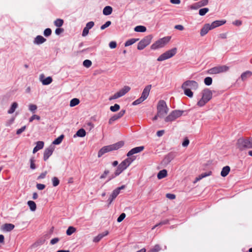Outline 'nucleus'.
<instances>
[{
    "label": "nucleus",
    "mask_w": 252,
    "mask_h": 252,
    "mask_svg": "<svg viewBox=\"0 0 252 252\" xmlns=\"http://www.w3.org/2000/svg\"><path fill=\"white\" fill-rule=\"evenodd\" d=\"M27 204L29 206L31 211L34 212L36 210V205L34 201L31 200L28 201L27 202Z\"/></svg>",
    "instance_id": "4c0bfd02"
},
{
    "label": "nucleus",
    "mask_w": 252,
    "mask_h": 252,
    "mask_svg": "<svg viewBox=\"0 0 252 252\" xmlns=\"http://www.w3.org/2000/svg\"><path fill=\"white\" fill-rule=\"evenodd\" d=\"M226 23V20L225 19L217 20L213 21L211 24H210V26L212 30H213L217 27L223 25Z\"/></svg>",
    "instance_id": "412c9836"
},
{
    "label": "nucleus",
    "mask_w": 252,
    "mask_h": 252,
    "mask_svg": "<svg viewBox=\"0 0 252 252\" xmlns=\"http://www.w3.org/2000/svg\"><path fill=\"white\" fill-rule=\"evenodd\" d=\"M87 132L85 129L82 127L79 128L76 133L73 135V138L84 137L86 135Z\"/></svg>",
    "instance_id": "393cba45"
},
{
    "label": "nucleus",
    "mask_w": 252,
    "mask_h": 252,
    "mask_svg": "<svg viewBox=\"0 0 252 252\" xmlns=\"http://www.w3.org/2000/svg\"><path fill=\"white\" fill-rule=\"evenodd\" d=\"M64 138V135L63 134H61L57 138H56L53 142L51 143V145L52 146L59 145L61 144L63 138Z\"/></svg>",
    "instance_id": "c85d7f7f"
},
{
    "label": "nucleus",
    "mask_w": 252,
    "mask_h": 252,
    "mask_svg": "<svg viewBox=\"0 0 252 252\" xmlns=\"http://www.w3.org/2000/svg\"><path fill=\"white\" fill-rule=\"evenodd\" d=\"M209 174H204V175H200L197 177H196L195 180L193 182L194 184L196 183L197 182L199 181L202 178L207 176Z\"/></svg>",
    "instance_id": "e2e57ef3"
},
{
    "label": "nucleus",
    "mask_w": 252,
    "mask_h": 252,
    "mask_svg": "<svg viewBox=\"0 0 252 252\" xmlns=\"http://www.w3.org/2000/svg\"><path fill=\"white\" fill-rule=\"evenodd\" d=\"M134 31L137 32H145L147 31V28L143 25H137L134 28Z\"/></svg>",
    "instance_id": "72a5a7b5"
},
{
    "label": "nucleus",
    "mask_w": 252,
    "mask_h": 252,
    "mask_svg": "<svg viewBox=\"0 0 252 252\" xmlns=\"http://www.w3.org/2000/svg\"><path fill=\"white\" fill-rule=\"evenodd\" d=\"M113 12V8L109 5L105 6L102 10V13L105 16H109L112 14Z\"/></svg>",
    "instance_id": "2f4dec72"
},
{
    "label": "nucleus",
    "mask_w": 252,
    "mask_h": 252,
    "mask_svg": "<svg viewBox=\"0 0 252 252\" xmlns=\"http://www.w3.org/2000/svg\"><path fill=\"white\" fill-rule=\"evenodd\" d=\"M96 48V46L90 47L87 48H85V49L82 50L81 51H80V52L81 53L90 52L94 51L95 50Z\"/></svg>",
    "instance_id": "de8ad7c7"
},
{
    "label": "nucleus",
    "mask_w": 252,
    "mask_h": 252,
    "mask_svg": "<svg viewBox=\"0 0 252 252\" xmlns=\"http://www.w3.org/2000/svg\"><path fill=\"white\" fill-rule=\"evenodd\" d=\"M236 147L240 152L246 149H252V137H240L237 140Z\"/></svg>",
    "instance_id": "7ed1b4c3"
},
{
    "label": "nucleus",
    "mask_w": 252,
    "mask_h": 252,
    "mask_svg": "<svg viewBox=\"0 0 252 252\" xmlns=\"http://www.w3.org/2000/svg\"><path fill=\"white\" fill-rule=\"evenodd\" d=\"M121 106L119 104L115 103L110 107L109 110L112 112H116L120 110Z\"/></svg>",
    "instance_id": "ea45409f"
},
{
    "label": "nucleus",
    "mask_w": 252,
    "mask_h": 252,
    "mask_svg": "<svg viewBox=\"0 0 252 252\" xmlns=\"http://www.w3.org/2000/svg\"><path fill=\"white\" fill-rule=\"evenodd\" d=\"M108 231L106 230L102 233L99 234L97 236L94 238L93 242L95 243L98 242L103 237H104L105 236H107L108 234Z\"/></svg>",
    "instance_id": "7c9ffc66"
},
{
    "label": "nucleus",
    "mask_w": 252,
    "mask_h": 252,
    "mask_svg": "<svg viewBox=\"0 0 252 252\" xmlns=\"http://www.w3.org/2000/svg\"><path fill=\"white\" fill-rule=\"evenodd\" d=\"M232 24L234 26L239 27L242 25V21L240 20H236L232 22Z\"/></svg>",
    "instance_id": "338daca9"
},
{
    "label": "nucleus",
    "mask_w": 252,
    "mask_h": 252,
    "mask_svg": "<svg viewBox=\"0 0 252 252\" xmlns=\"http://www.w3.org/2000/svg\"><path fill=\"white\" fill-rule=\"evenodd\" d=\"M164 133H165V130H164V129L158 130L156 132V135L158 137H160L162 136L164 134Z\"/></svg>",
    "instance_id": "774afa93"
},
{
    "label": "nucleus",
    "mask_w": 252,
    "mask_h": 252,
    "mask_svg": "<svg viewBox=\"0 0 252 252\" xmlns=\"http://www.w3.org/2000/svg\"><path fill=\"white\" fill-rule=\"evenodd\" d=\"M153 38L152 34H149L142 38L137 44V49L139 51L143 50L149 45Z\"/></svg>",
    "instance_id": "9b49d317"
},
{
    "label": "nucleus",
    "mask_w": 252,
    "mask_h": 252,
    "mask_svg": "<svg viewBox=\"0 0 252 252\" xmlns=\"http://www.w3.org/2000/svg\"><path fill=\"white\" fill-rule=\"evenodd\" d=\"M125 188L124 186H122L120 187H119L115 189H114L110 196L109 198L108 199V201L109 202V204H110L114 199L116 198V197L118 196V195L120 193V190Z\"/></svg>",
    "instance_id": "6ab92c4d"
},
{
    "label": "nucleus",
    "mask_w": 252,
    "mask_h": 252,
    "mask_svg": "<svg viewBox=\"0 0 252 252\" xmlns=\"http://www.w3.org/2000/svg\"><path fill=\"white\" fill-rule=\"evenodd\" d=\"M39 80L43 85L46 86L53 82V78L50 76L46 77L44 74L42 73L39 75Z\"/></svg>",
    "instance_id": "a211bd4d"
},
{
    "label": "nucleus",
    "mask_w": 252,
    "mask_h": 252,
    "mask_svg": "<svg viewBox=\"0 0 252 252\" xmlns=\"http://www.w3.org/2000/svg\"><path fill=\"white\" fill-rule=\"evenodd\" d=\"M204 169L207 171L202 173H213V172H218L219 168L217 166L216 162H215L212 160H209L206 163L203 164Z\"/></svg>",
    "instance_id": "6e6552de"
},
{
    "label": "nucleus",
    "mask_w": 252,
    "mask_h": 252,
    "mask_svg": "<svg viewBox=\"0 0 252 252\" xmlns=\"http://www.w3.org/2000/svg\"><path fill=\"white\" fill-rule=\"evenodd\" d=\"M120 97H121V96L120 95V94H119L118 92H117L113 95L109 96L108 100L109 101H111L112 100L119 98Z\"/></svg>",
    "instance_id": "4d7b16f0"
},
{
    "label": "nucleus",
    "mask_w": 252,
    "mask_h": 252,
    "mask_svg": "<svg viewBox=\"0 0 252 252\" xmlns=\"http://www.w3.org/2000/svg\"><path fill=\"white\" fill-rule=\"evenodd\" d=\"M40 119L41 118L40 116L36 114H33L31 117L29 118V121L30 123H32L34 120L39 121Z\"/></svg>",
    "instance_id": "09e8293b"
},
{
    "label": "nucleus",
    "mask_w": 252,
    "mask_h": 252,
    "mask_svg": "<svg viewBox=\"0 0 252 252\" xmlns=\"http://www.w3.org/2000/svg\"><path fill=\"white\" fill-rule=\"evenodd\" d=\"M15 227L12 223H5L1 226V230L4 232H9L12 230Z\"/></svg>",
    "instance_id": "bb28decb"
},
{
    "label": "nucleus",
    "mask_w": 252,
    "mask_h": 252,
    "mask_svg": "<svg viewBox=\"0 0 252 252\" xmlns=\"http://www.w3.org/2000/svg\"><path fill=\"white\" fill-rule=\"evenodd\" d=\"M126 112V110L123 109L119 112H118V113L114 114L109 119L108 124L109 125H112L113 123L115 121H116L121 119V118H122L124 116V115L125 114Z\"/></svg>",
    "instance_id": "4468645a"
},
{
    "label": "nucleus",
    "mask_w": 252,
    "mask_h": 252,
    "mask_svg": "<svg viewBox=\"0 0 252 252\" xmlns=\"http://www.w3.org/2000/svg\"><path fill=\"white\" fill-rule=\"evenodd\" d=\"M76 229L73 226H69L66 230V234L68 236L71 235L72 233L75 232Z\"/></svg>",
    "instance_id": "5fc2aeb1"
},
{
    "label": "nucleus",
    "mask_w": 252,
    "mask_h": 252,
    "mask_svg": "<svg viewBox=\"0 0 252 252\" xmlns=\"http://www.w3.org/2000/svg\"><path fill=\"white\" fill-rule=\"evenodd\" d=\"M209 3V0H200L188 6V9L190 10H197L207 5Z\"/></svg>",
    "instance_id": "ddd939ff"
},
{
    "label": "nucleus",
    "mask_w": 252,
    "mask_h": 252,
    "mask_svg": "<svg viewBox=\"0 0 252 252\" xmlns=\"http://www.w3.org/2000/svg\"><path fill=\"white\" fill-rule=\"evenodd\" d=\"M212 30V29L210 26V24H205L202 28L200 29V36L203 37L206 35L209 31Z\"/></svg>",
    "instance_id": "5701e85b"
},
{
    "label": "nucleus",
    "mask_w": 252,
    "mask_h": 252,
    "mask_svg": "<svg viewBox=\"0 0 252 252\" xmlns=\"http://www.w3.org/2000/svg\"><path fill=\"white\" fill-rule=\"evenodd\" d=\"M35 146L32 150V153L35 154L38 151L43 149L45 145V142L43 141H37L34 142Z\"/></svg>",
    "instance_id": "aec40b11"
},
{
    "label": "nucleus",
    "mask_w": 252,
    "mask_h": 252,
    "mask_svg": "<svg viewBox=\"0 0 252 252\" xmlns=\"http://www.w3.org/2000/svg\"><path fill=\"white\" fill-rule=\"evenodd\" d=\"M209 11V8L208 7H203L199 9L198 14L200 16H203Z\"/></svg>",
    "instance_id": "79ce46f5"
},
{
    "label": "nucleus",
    "mask_w": 252,
    "mask_h": 252,
    "mask_svg": "<svg viewBox=\"0 0 252 252\" xmlns=\"http://www.w3.org/2000/svg\"><path fill=\"white\" fill-rule=\"evenodd\" d=\"M201 97L198 100L196 105L200 107L205 106L213 98V92L209 88H204L201 93Z\"/></svg>",
    "instance_id": "f03ea898"
},
{
    "label": "nucleus",
    "mask_w": 252,
    "mask_h": 252,
    "mask_svg": "<svg viewBox=\"0 0 252 252\" xmlns=\"http://www.w3.org/2000/svg\"><path fill=\"white\" fill-rule=\"evenodd\" d=\"M157 113L164 118L165 115H167L169 112V108L167 105L165 100H159L157 105Z\"/></svg>",
    "instance_id": "0eeeda50"
},
{
    "label": "nucleus",
    "mask_w": 252,
    "mask_h": 252,
    "mask_svg": "<svg viewBox=\"0 0 252 252\" xmlns=\"http://www.w3.org/2000/svg\"><path fill=\"white\" fill-rule=\"evenodd\" d=\"M15 120V116H12L9 120L6 122L5 126L6 127L10 126Z\"/></svg>",
    "instance_id": "3c124183"
},
{
    "label": "nucleus",
    "mask_w": 252,
    "mask_h": 252,
    "mask_svg": "<svg viewBox=\"0 0 252 252\" xmlns=\"http://www.w3.org/2000/svg\"><path fill=\"white\" fill-rule=\"evenodd\" d=\"M63 23V20L61 18H57L54 21V24L57 28L62 27Z\"/></svg>",
    "instance_id": "58836bf2"
},
{
    "label": "nucleus",
    "mask_w": 252,
    "mask_h": 252,
    "mask_svg": "<svg viewBox=\"0 0 252 252\" xmlns=\"http://www.w3.org/2000/svg\"><path fill=\"white\" fill-rule=\"evenodd\" d=\"M55 147L50 145L48 147L46 148L43 153V160L46 161L52 155Z\"/></svg>",
    "instance_id": "dca6fc26"
},
{
    "label": "nucleus",
    "mask_w": 252,
    "mask_h": 252,
    "mask_svg": "<svg viewBox=\"0 0 252 252\" xmlns=\"http://www.w3.org/2000/svg\"><path fill=\"white\" fill-rule=\"evenodd\" d=\"M252 76V72L250 70H247L243 72L238 79H241L242 81H245Z\"/></svg>",
    "instance_id": "a878e982"
},
{
    "label": "nucleus",
    "mask_w": 252,
    "mask_h": 252,
    "mask_svg": "<svg viewBox=\"0 0 252 252\" xmlns=\"http://www.w3.org/2000/svg\"><path fill=\"white\" fill-rule=\"evenodd\" d=\"M177 156V153L175 152H170L166 155L162 160V163L167 165L169 164Z\"/></svg>",
    "instance_id": "f3484780"
},
{
    "label": "nucleus",
    "mask_w": 252,
    "mask_h": 252,
    "mask_svg": "<svg viewBox=\"0 0 252 252\" xmlns=\"http://www.w3.org/2000/svg\"><path fill=\"white\" fill-rule=\"evenodd\" d=\"M35 159L34 157H31L30 162V168L31 170H33L37 168V166L35 164Z\"/></svg>",
    "instance_id": "c9c22d12"
},
{
    "label": "nucleus",
    "mask_w": 252,
    "mask_h": 252,
    "mask_svg": "<svg viewBox=\"0 0 252 252\" xmlns=\"http://www.w3.org/2000/svg\"><path fill=\"white\" fill-rule=\"evenodd\" d=\"M18 103L16 101L12 102L9 109L7 110V113L8 114H12L16 111V109L18 107Z\"/></svg>",
    "instance_id": "cd10ccee"
},
{
    "label": "nucleus",
    "mask_w": 252,
    "mask_h": 252,
    "mask_svg": "<svg viewBox=\"0 0 252 252\" xmlns=\"http://www.w3.org/2000/svg\"><path fill=\"white\" fill-rule=\"evenodd\" d=\"M160 250L159 245H156L153 248L151 249L149 252H158Z\"/></svg>",
    "instance_id": "69168bd1"
},
{
    "label": "nucleus",
    "mask_w": 252,
    "mask_h": 252,
    "mask_svg": "<svg viewBox=\"0 0 252 252\" xmlns=\"http://www.w3.org/2000/svg\"><path fill=\"white\" fill-rule=\"evenodd\" d=\"M144 100L140 96L134 101H133L131 103V105L136 106L143 102Z\"/></svg>",
    "instance_id": "8fccbe9b"
},
{
    "label": "nucleus",
    "mask_w": 252,
    "mask_h": 252,
    "mask_svg": "<svg viewBox=\"0 0 252 252\" xmlns=\"http://www.w3.org/2000/svg\"><path fill=\"white\" fill-rule=\"evenodd\" d=\"M84 67H85L87 68L90 67L92 65V62L91 60L88 59H86L82 63Z\"/></svg>",
    "instance_id": "49530a36"
},
{
    "label": "nucleus",
    "mask_w": 252,
    "mask_h": 252,
    "mask_svg": "<svg viewBox=\"0 0 252 252\" xmlns=\"http://www.w3.org/2000/svg\"><path fill=\"white\" fill-rule=\"evenodd\" d=\"M181 88L184 91V94L185 95L188 96L189 98H192L193 96V92L191 91L190 88L189 87H183L181 86Z\"/></svg>",
    "instance_id": "c756f323"
},
{
    "label": "nucleus",
    "mask_w": 252,
    "mask_h": 252,
    "mask_svg": "<svg viewBox=\"0 0 252 252\" xmlns=\"http://www.w3.org/2000/svg\"><path fill=\"white\" fill-rule=\"evenodd\" d=\"M37 109V106L36 104L31 103L29 105V110L32 113L34 114L35 113Z\"/></svg>",
    "instance_id": "c03bdc74"
},
{
    "label": "nucleus",
    "mask_w": 252,
    "mask_h": 252,
    "mask_svg": "<svg viewBox=\"0 0 252 252\" xmlns=\"http://www.w3.org/2000/svg\"><path fill=\"white\" fill-rule=\"evenodd\" d=\"M151 88H152V85H151V84L147 85L144 88L140 96L144 100H145L148 97Z\"/></svg>",
    "instance_id": "4be33fe9"
},
{
    "label": "nucleus",
    "mask_w": 252,
    "mask_h": 252,
    "mask_svg": "<svg viewBox=\"0 0 252 252\" xmlns=\"http://www.w3.org/2000/svg\"><path fill=\"white\" fill-rule=\"evenodd\" d=\"M94 21H90L87 23L85 27L90 30L94 26Z\"/></svg>",
    "instance_id": "052dcab7"
},
{
    "label": "nucleus",
    "mask_w": 252,
    "mask_h": 252,
    "mask_svg": "<svg viewBox=\"0 0 252 252\" xmlns=\"http://www.w3.org/2000/svg\"><path fill=\"white\" fill-rule=\"evenodd\" d=\"M117 46V43L116 41H111L109 43V47L111 49L116 48Z\"/></svg>",
    "instance_id": "bf43d9fd"
},
{
    "label": "nucleus",
    "mask_w": 252,
    "mask_h": 252,
    "mask_svg": "<svg viewBox=\"0 0 252 252\" xmlns=\"http://www.w3.org/2000/svg\"><path fill=\"white\" fill-rule=\"evenodd\" d=\"M171 38V36H166L162 38H159L151 45V50H156L163 47L170 41Z\"/></svg>",
    "instance_id": "39448f33"
},
{
    "label": "nucleus",
    "mask_w": 252,
    "mask_h": 252,
    "mask_svg": "<svg viewBox=\"0 0 252 252\" xmlns=\"http://www.w3.org/2000/svg\"><path fill=\"white\" fill-rule=\"evenodd\" d=\"M144 146L135 147L130 149L126 153V156L128 158H130L132 161H134L136 158V156L134 155L142 152L144 150Z\"/></svg>",
    "instance_id": "f8f14e48"
},
{
    "label": "nucleus",
    "mask_w": 252,
    "mask_h": 252,
    "mask_svg": "<svg viewBox=\"0 0 252 252\" xmlns=\"http://www.w3.org/2000/svg\"><path fill=\"white\" fill-rule=\"evenodd\" d=\"M112 24V22L111 21H107L104 24H102L100 26V30H104L106 28L109 27Z\"/></svg>",
    "instance_id": "603ef678"
},
{
    "label": "nucleus",
    "mask_w": 252,
    "mask_h": 252,
    "mask_svg": "<svg viewBox=\"0 0 252 252\" xmlns=\"http://www.w3.org/2000/svg\"><path fill=\"white\" fill-rule=\"evenodd\" d=\"M63 32L64 29L62 27L57 28L55 31V33L57 35H60Z\"/></svg>",
    "instance_id": "13d9d810"
},
{
    "label": "nucleus",
    "mask_w": 252,
    "mask_h": 252,
    "mask_svg": "<svg viewBox=\"0 0 252 252\" xmlns=\"http://www.w3.org/2000/svg\"><path fill=\"white\" fill-rule=\"evenodd\" d=\"M130 90V87L128 86H125L123 88L118 91L121 97L125 95L127 92Z\"/></svg>",
    "instance_id": "473e14b6"
},
{
    "label": "nucleus",
    "mask_w": 252,
    "mask_h": 252,
    "mask_svg": "<svg viewBox=\"0 0 252 252\" xmlns=\"http://www.w3.org/2000/svg\"><path fill=\"white\" fill-rule=\"evenodd\" d=\"M204 83L207 86H209L212 84L213 79L211 77L207 76L204 79Z\"/></svg>",
    "instance_id": "a19ab883"
},
{
    "label": "nucleus",
    "mask_w": 252,
    "mask_h": 252,
    "mask_svg": "<svg viewBox=\"0 0 252 252\" xmlns=\"http://www.w3.org/2000/svg\"><path fill=\"white\" fill-rule=\"evenodd\" d=\"M80 101L78 98H73L70 100L69 106L71 107H74L79 104Z\"/></svg>",
    "instance_id": "e433bc0d"
},
{
    "label": "nucleus",
    "mask_w": 252,
    "mask_h": 252,
    "mask_svg": "<svg viewBox=\"0 0 252 252\" xmlns=\"http://www.w3.org/2000/svg\"><path fill=\"white\" fill-rule=\"evenodd\" d=\"M139 40V38H132L128 39L124 43V46L125 47L129 46L135 43L136 42L138 41Z\"/></svg>",
    "instance_id": "f704fd0d"
},
{
    "label": "nucleus",
    "mask_w": 252,
    "mask_h": 252,
    "mask_svg": "<svg viewBox=\"0 0 252 252\" xmlns=\"http://www.w3.org/2000/svg\"><path fill=\"white\" fill-rule=\"evenodd\" d=\"M189 138L187 136L183 138V140L182 142V147H184V148H186L189 146Z\"/></svg>",
    "instance_id": "a18cd8bd"
},
{
    "label": "nucleus",
    "mask_w": 252,
    "mask_h": 252,
    "mask_svg": "<svg viewBox=\"0 0 252 252\" xmlns=\"http://www.w3.org/2000/svg\"><path fill=\"white\" fill-rule=\"evenodd\" d=\"M52 181L53 185L54 187L57 186L59 184V183H60V181L58 179V178H57V177H55L52 178Z\"/></svg>",
    "instance_id": "680f3d73"
},
{
    "label": "nucleus",
    "mask_w": 252,
    "mask_h": 252,
    "mask_svg": "<svg viewBox=\"0 0 252 252\" xmlns=\"http://www.w3.org/2000/svg\"><path fill=\"white\" fill-rule=\"evenodd\" d=\"M47 39L41 35L36 36L33 41V43L35 45H39L46 41Z\"/></svg>",
    "instance_id": "b1692460"
},
{
    "label": "nucleus",
    "mask_w": 252,
    "mask_h": 252,
    "mask_svg": "<svg viewBox=\"0 0 252 252\" xmlns=\"http://www.w3.org/2000/svg\"><path fill=\"white\" fill-rule=\"evenodd\" d=\"M52 33V31L51 29L49 28H46L44 30L43 32V34L45 37H49L51 35Z\"/></svg>",
    "instance_id": "37998d69"
},
{
    "label": "nucleus",
    "mask_w": 252,
    "mask_h": 252,
    "mask_svg": "<svg viewBox=\"0 0 252 252\" xmlns=\"http://www.w3.org/2000/svg\"><path fill=\"white\" fill-rule=\"evenodd\" d=\"M230 171V166L228 165H226L222 167L220 173H229Z\"/></svg>",
    "instance_id": "864d4df0"
},
{
    "label": "nucleus",
    "mask_w": 252,
    "mask_h": 252,
    "mask_svg": "<svg viewBox=\"0 0 252 252\" xmlns=\"http://www.w3.org/2000/svg\"><path fill=\"white\" fill-rule=\"evenodd\" d=\"M229 68V66L226 65H219L208 69L206 73L210 74H216L226 72Z\"/></svg>",
    "instance_id": "1a4fd4ad"
},
{
    "label": "nucleus",
    "mask_w": 252,
    "mask_h": 252,
    "mask_svg": "<svg viewBox=\"0 0 252 252\" xmlns=\"http://www.w3.org/2000/svg\"><path fill=\"white\" fill-rule=\"evenodd\" d=\"M89 33V30L87 29L86 27H84L83 29L82 32V36L83 37H85L88 35Z\"/></svg>",
    "instance_id": "0e129e2a"
},
{
    "label": "nucleus",
    "mask_w": 252,
    "mask_h": 252,
    "mask_svg": "<svg viewBox=\"0 0 252 252\" xmlns=\"http://www.w3.org/2000/svg\"><path fill=\"white\" fill-rule=\"evenodd\" d=\"M27 127V126L26 125L22 126L21 128H18L16 130V134L18 135H20L23 132L26 130Z\"/></svg>",
    "instance_id": "6e6d98bb"
},
{
    "label": "nucleus",
    "mask_w": 252,
    "mask_h": 252,
    "mask_svg": "<svg viewBox=\"0 0 252 252\" xmlns=\"http://www.w3.org/2000/svg\"><path fill=\"white\" fill-rule=\"evenodd\" d=\"M125 142L123 140L119 141L113 144L106 145L100 148L97 153V157L100 158L105 154L119 149L124 146Z\"/></svg>",
    "instance_id": "f257e3e1"
},
{
    "label": "nucleus",
    "mask_w": 252,
    "mask_h": 252,
    "mask_svg": "<svg viewBox=\"0 0 252 252\" xmlns=\"http://www.w3.org/2000/svg\"><path fill=\"white\" fill-rule=\"evenodd\" d=\"M177 48L175 47L161 54L157 59L158 62H162L174 57L177 52Z\"/></svg>",
    "instance_id": "423d86ee"
},
{
    "label": "nucleus",
    "mask_w": 252,
    "mask_h": 252,
    "mask_svg": "<svg viewBox=\"0 0 252 252\" xmlns=\"http://www.w3.org/2000/svg\"><path fill=\"white\" fill-rule=\"evenodd\" d=\"M133 161H132L130 158L127 157L126 158L123 160L117 166L116 170L114 173H122L125 170H126Z\"/></svg>",
    "instance_id": "9d476101"
},
{
    "label": "nucleus",
    "mask_w": 252,
    "mask_h": 252,
    "mask_svg": "<svg viewBox=\"0 0 252 252\" xmlns=\"http://www.w3.org/2000/svg\"><path fill=\"white\" fill-rule=\"evenodd\" d=\"M189 111L190 109L186 110L175 109L172 110L169 115L164 118V121L165 123L172 122L182 116H187Z\"/></svg>",
    "instance_id": "20e7f679"
},
{
    "label": "nucleus",
    "mask_w": 252,
    "mask_h": 252,
    "mask_svg": "<svg viewBox=\"0 0 252 252\" xmlns=\"http://www.w3.org/2000/svg\"><path fill=\"white\" fill-rule=\"evenodd\" d=\"M182 86L183 87H189L191 90H196L198 88V83L194 80H186L182 84Z\"/></svg>",
    "instance_id": "2eb2a0df"
}]
</instances>
